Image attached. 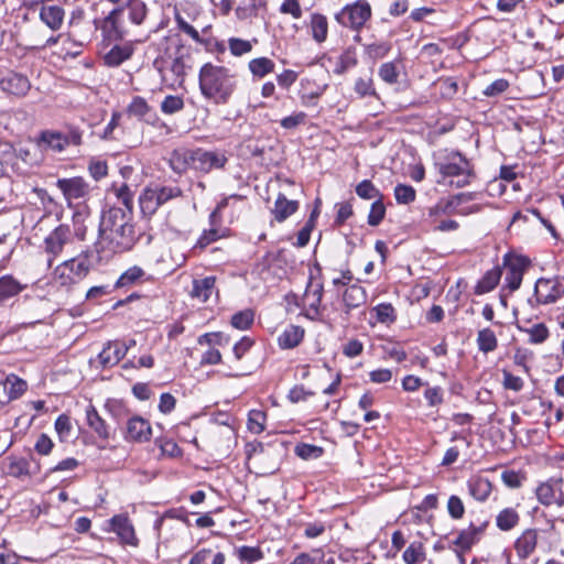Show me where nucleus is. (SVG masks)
Instances as JSON below:
<instances>
[{
	"mask_svg": "<svg viewBox=\"0 0 564 564\" xmlns=\"http://www.w3.org/2000/svg\"><path fill=\"white\" fill-rule=\"evenodd\" d=\"M366 302L367 292L361 285L352 284L348 286L343 293V319L347 322L351 311L361 307Z\"/></svg>",
	"mask_w": 564,
	"mask_h": 564,
	"instance_id": "13",
	"label": "nucleus"
},
{
	"mask_svg": "<svg viewBox=\"0 0 564 564\" xmlns=\"http://www.w3.org/2000/svg\"><path fill=\"white\" fill-rule=\"evenodd\" d=\"M530 267V260L527 257L508 253L503 257L505 282L507 288L513 292L521 285L524 272Z\"/></svg>",
	"mask_w": 564,
	"mask_h": 564,
	"instance_id": "8",
	"label": "nucleus"
},
{
	"mask_svg": "<svg viewBox=\"0 0 564 564\" xmlns=\"http://www.w3.org/2000/svg\"><path fill=\"white\" fill-rule=\"evenodd\" d=\"M151 436L150 423L141 416H133L127 423L126 438L134 442H147Z\"/></svg>",
	"mask_w": 564,
	"mask_h": 564,
	"instance_id": "20",
	"label": "nucleus"
},
{
	"mask_svg": "<svg viewBox=\"0 0 564 564\" xmlns=\"http://www.w3.org/2000/svg\"><path fill=\"white\" fill-rule=\"evenodd\" d=\"M149 111L150 107L145 99L142 97H134L128 107L129 115L140 119L144 118Z\"/></svg>",
	"mask_w": 564,
	"mask_h": 564,
	"instance_id": "55",
	"label": "nucleus"
},
{
	"mask_svg": "<svg viewBox=\"0 0 564 564\" xmlns=\"http://www.w3.org/2000/svg\"><path fill=\"white\" fill-rule=\"evenodd\" d=\"M539 532L535 529H527L514 542V550L519 558L527 560L535 551Z\"/></svg>",
	"mask_w": 564,
	"mask_h": 564,
	"instance_id": "16",
	"label": "nucleus"
},
{
	"mask_svg": "<svg viewBox=\"0 0 564 564\" xmlns=\"http://www.w3.org/2000/svg\"><path fill=\"white\" fill-rule=\"evenodd\" d=\"M447 511L453 519H462L465 513L463 500L458 496L452 495L447 501Z\"/></svg>",
	"mask_w": 564,
	"mask_h": 564,
	"instance_id": "56",
	"label": "nucleus"
},
{
	"mask_svg": "<svg viewBox=\"0 0 564 564\" xmlns=\"http://www.w3.org/2000/svg\"><path fill=\"white\" fill-rule=\"evenodd\" d=\"M229 51L234 56H242L252 51V43L248 40L239 37H230L228 40Z\"/></svg>",
	"mask_w": 564,
	"mask_h": 564,
	"instance_id": "51",
	"label": "nucleus"
},
{
	"mask_svg": "<svg viewBox=\"0 0 564 564\" xmlns=\"http://www.w3.org/2000/svg\"><path fill=\"white\" fill-rule=\"evenodd\" d=\"M357 195L362 199H380L382 198L379 189L368 180H364L356 186Z\"/></svg>",
	"mask_w": 564,
	"mask_h": 564,
	"instance_id": "47",
	"label": "nucleus"
},
{
	"mask_svg": "<svg viewBox=\"0 0 564 564\" xmlns=\"http://www.w3.org/2000/svg\"><path fill=\"white\" fill-rule=\"evenodd\" d=\"M508 80L500 78L488 85L484 90V95L488 97H495L505 93L508 89Z\"/></svg>",
	"mask_w": 564,
	"mask_h": 564,
	"instance_id": "64",
	"label": "nucleus"
},
{
	"mask_svg": "<svg viewBox=\"0 0 564 564\" xmlns=\"http://www.w3.org/2000/svg\"><path fill=\"white\" fill-rule=\"evenodd\" d=\"M373 311L376 312V317L380 323L390 324L397 318L395 310L389 303L379 304L373 308Z\"/></svg>",
	"mask_w": 564,
	"mask_h": 564,
	"instance_id": "52",
	"label": "nucleus"
},
{
	"mask_svg": "<svg viewBox=\"0 0 564 564\" xmlns=\"http://www.w3.org/2000/svg\"><path fill=\"white\" fill-rule=\"evenodd\" d=\"M56 186L63 193L68 205L73 200L85 199L90 192L89 184L80 176L58 178Z\"/></svg>",
	"mask_w": 564,
	"mask_h": 564,
	"instance_id": "10",
	"label": "nucleus"
},
{
	"mask_svg": "<svg viewBox=\"0 0 564 564\" xmlns=\"http://www.w3.org/2000/svg\"><path fill=\"white\" fill-rule=\"evenodd\" d=\"M503 375V387L512 391H520L523 388V380L520 377L512 375L507 370H502Z\"/></svg>",
	"mask_w": 564,
	"mask_h": 564,
	"instance_id": "63",
	"label": "nucleus"
},
{
	"mask_svg": "<svg viewBox=\"0 0 564 564\" xmlns=\"http://www.w3.org/2000/svg\"><path fill=\"white\" fill-rule=\"evenodd\" d=\"M1 384L6 393V400L2 401V403H9L19 399L28 388L26 382L14 373L8 375L6 379L1 381Z\"/></svg>",
	"mask_w": 564,
	"mask_h": 564,
	"instance_id": "23",
	"label": "nucleus"
},
{
	"mask_svg": "<svg viewBox=\"0 0 564 564\" xmlns=\"http://www.w3.org/2000/svg\"><path fill=\"white\" fill-rule=\"evenodd\" d=\"M403 561L406 564H417L425 560V551L422 542H412L403 552Z\"/></svg>",
	"mask_w": 564,
	"mask_h": 564,
	"instance_id": "41",
	"label": "nucleus"
},
{
	"mask_svg": "<svg viewBox=\"0 0 564 564\" xmlns=\"http://www.w3.org/2000/svg\"><path fill=\"white\" fill-rule=\"evenodd\" d=\"M502 275V269L499 267H496L481 278V280L476 285V293L477 294H485L490 291H492L499 283Z\"/></svg>",
	"mask_w": 564,
	"mask_h": 564,
	"instance_id": "32",
	"label": "nucleus"
},
{
	"mask_svg": "<svg viewBox=\"0 0 564 564\" xmlns=\"http://www.w3.org/2000/svg\"><path fill=\"white\" fill-rule=\"evenodd\" d=\"M294 452L305 460L319 458L324 453L322 447L306 443L297 444Z\"/></svg>",
	"mask_w": 564,
	"mask_h": 564,
	"instance_id": "46",
	"label": "nucleus"
},
{
	"mask_svg": "<svg viewBox=\"0 0 564 564\" xmlns=\"http://www.w3.org/2000/svg\"><path fill=\"white\" fill-rule=\"evenodd\" d=\"M520 516L513 508H505L496 517V524L501 531H510L518 525Z\"/></svg>",
	"mask_w": 564,
	"mask_h": 564,
	"instance_id": "36",
	"label": "nucleus"
},
{
	"mask_svg": "<svg viewBox=\"0 0 564 564\" xmlns=\"http://www.w3.org/2000/svg\"><path fill=\"white\" fill-rule=\"evenodd\" d=\"M306 119V113L300 111L294 115L288 116L280 121L281 127L286 130H292L303 124Z\"/></svg>",
	"mask_w": 564,
	"mask_h": 564,
	"instance_id": "62",
	"label": "nucleus"
},
{
	"mask_svg": "<svg viewBox=\"0 0 564 564\" xmlns=\"http://www.w3.org/2000/svg\"><path fill=\"white\" fill-rule=\"evenodd\" d=\"M424 398L430 406H437L443 403V389L441 387H427L424 391Z\"/></svg>",
	"mask_w": 564,
	"mask_h": 564,
	"instance_id": "61",
	"label": "nucleus"
},
{
	"mask_svg": "<svg viewBox=\"0 0 564 564\" xmlns=\"http://www.w3.org/2000/svg\"><path fill=\"white\" fill-rule=\"evenodd\" d=\"M74 234L70 227L62 224L54 228L44 239L43 249L47 256V264L52 265L53 261L63 253V251L73 243Z\"/></svg>",
	"mask_w": 564,
	"mask_h": 564,
	"instance_id": "6",
	"label": "nucleus"
},
{
	"mask_svg": "<svg viewBox=\"0 0 564 564\" xmlns=\"http://www.w3.org/2000/svg\"><path fill=\"white\" fill-rule=\"evenodd\" d=\"M215 283V276H206L200 280H194L191 295L199 300L202 303H205L212 297L214 293H216Z\"/></svg>",
	"mask_w": 564,
	"mask_h": 564,
	"instance_id": "26",
	"label": "nucleus"
},
{
	"mask_svg": "<svg viewBox=\"0 0 564 564\" xmlns=\"http://www.w3.org/2000/svg\"><path fill=\"white\" fill-rule=\"evenodd\" d=\"M96 261L95 248H87L78 256L67 259L55 267L53 279L55 283L64 288H70L83 281L90 272Z\"/></svg>",
	"mask_w": 564,
	"mask_h": 564,
	"instance_id": "3",
	"label": "nucleus"
},
{
	"mask_svg": "<svg viewBox=\"0 0 564 564\" xmlns=\"http://www.w3.org/2000/svg\"><path fill=\"white\" fill-rule=\"evenodd\" d=\"M564 294V278L539 279L535 283L534 295L541 304L556 302Z\"/></svg>",
	"mask_w": 564,
	"mask_h": 564,
	"instance_id": "9",
	"label": "nucleus"
},
{
	"mask_svg": "<svg viewBox=\"0 0 564 564\" xmlns=\"http://www.w3.org/2000/svg\"><path fill=\"white\" fill-rule=\"evenodd\" d=\"M195 162V149H176L172 152L170 159V165L176 173H184L187 170L194 169Z\"/></svg>",
	"mask_w": 564,
	"mask_h": 564,
	"instance_id": "22",
	"label": "nucleus"
},
{
	"mask_svg": "<svg viewBox=\"0 0 564 564\" xmlns=\"http://www.w3.org/2000/svg\"><path fill=\"white\" fill-rule=\"evenodd\" d=\"M297 208V200H290L284 195L280 194L275 200L273 214L278 221H283L294 214Z\"/></svg>",
	"mask_w": 564,
	"mask_h": 564,
	"instance_id": "31",
	"label": "nucleus"
},
{
	"mask_svg": "<svg viewBox=\"0 0 564 564\" xmlns=\"http://www.w3.org/2000/svg\"><path fill=\"white\" fill-rule=\"evenodd\" d=\"M175 22L182 32L191 36L195 42L203 43L197 30L187 23L181 14H175Z\"/></svg>",
	"mask_w": 564,
	"mask_h": 564,
	"instance_id": "59",
	"label": "nucleus"
},
{
	"mask_svg": "<svg viewBox=\"0 0 564 564\" xmlns=\"http://www.w3.org/2000/svg\"><path fill=\"white\" fill-rule=\"evenodd\" d=\"M357 65V57L354 51L346 50L338 58L334 73L337 75L345 74L348 69Z\"/></svg>",
	"mask_w": 564,
	"mask_h": 564,
	"instance_id": "43",
	"label": "nucleus"
},
{
	"mask_svg": "<svg viewBox=\"0 0 564 564\" xmlns=\"http://www.w3.org/2000/svg\"><path fill=\"white\" fill-rule=\"evenodd\" d=\"M55 431L61 441H65L72 431L70 417L66 414H61L55 421Z\"/></svg>",
	"mask_w": 564,
	"mask_h": 564,
	"instance_id": "58",
	"label": "nucleus"
},
{
	"mask_svg": "<svg viewBox=\"0 0 564 564\" xmlns=\"http://www.w3.org/2000/svg\"><path fill=\"white\" fill-rule=\"evenodd\" d=\"M253 319V312L251 310H245L232 315L231 325L237 329L245 330L251 326Z\"/></svg>",
	"mask_w": 564,
	"mask_h": 564,
	"instance_id": "49",
	"label": "nucleus"
},
{
	"mask_svg": "<svg viewBox=\"0 0 564 564\" xmlns=\"http://www.w3.org/2000/svg\"><path fill=\"white\" fill-rule=\"evenodd\" d=\"M138 239L131 210L109 208L100 217L98 239L94 243L96 261L106 263L115 254L131 250Z\"/></svg>",
	"mask_w": 564,
	"mask_h": 564,
	"instance_id": "1",
	"label": "nucleus"
},
{
	"mask_svg": "<svg viewBox=\"0 0 564 564\" xmlns=\"http://www.w3.org/2000/svg\"><path fill=\"white\" fill-rule=\"evenodd\" d=\"M0 88L14 96H24L30 90L31 84L26 76L10 72L0 78Z\"/></svg>",
	"mask_w": 564,
	"mask_h": 564,
	"instance_id": "15",
	"label": "nucleus"
},
{
	"mask_svg": "<svg viewBox=\"0 0 564 564\" xmlns=\"http://www.w3.org/2000/svg\"><path fill=\"white\" fill-rule=\"evenodd\" d=\"M144 275V271L137 265H133L126 270L116 282L117 288H123L134 284Z\"/></svg>",
	"mask_w": 564,
	"mask_h": 564,
	"instance_id": "44",
	"label": "nucleus"
},
{
	"mask_svg": "<svg viewBox=\"0 0 564 564\" xmlns=\"http://www.w3.org/2000/svg\"><path fill=\"white\" fill-rule=\"evenodd\" d=\"M132 55V48L129 46L115 45L105 56L104 63L109 67H118Z\"/></svg>",
	"mask_w": 564,
	"mask_h": 564,
	"instance_id": "33",
	"label": "nucleus"
},
{
	"mask_svg": "<svg viewBox=\"0 0 564 564\" xmlns=\"http://www.w3.org/2000/svg\"><path fill=\"white\" fill-rule=\"evenodd\" d=\"M481 529L470 524L467 529L459 532L454 541V544L462 551H468L478 541Z\"/></svg>",
	"mask_w": 564,
	"mask_h": 564,
	"instance_id": "30",
	"label": "nucleus"
},
{
	"mask_svg": "<svg viewBox=\"0 0 564 564\" xmlns=\"http://www.w3.org/2000/svg\"><path fill=\"white\" fill-rule=\"evenodd\" d=\"M198 82L202 95L221 105L229 100L237 87L235 74L227 67L212 63H206L200 67Z\"/></svg>",
	"mask_w": 564,
	"mask_h": 564,
	"instance_id": "2",
	"label": "nucleus"
},
{
	"mask_svg": "<svg viewBox=\"0 0 564 564\" xmlns=\"http://www.w3.org/2000/svg\"><path fill=\"white\" fill-rule=\"evenodd\" d=\"M86 421L90 429L104 441L110 437L109 426L105 420L99 415L94 405H88L86 409Z\"/></svg>",
	"mask_w": 564,
	"mask_h": 564,
	"instance_id": "25",
	"label": "nucleus"
},
{
	"mask_svg": "<svg viewBox=\"0 0 564 564\" xmlns=\"http://www.w3.org/2000/svg\"><path fill=\"white\" fill-rule=\"evenodd\" d=\"M437 166L444 178H456V181L451 182L452 185L464 187L469 184L473 173L469 162L460 153H453L444 162L438 163Z\"/></svg>",
	"mask_w": 564,
	"mask_h": 564,
	"instance_id": "5",
	"label": "nucleus"
},
{
	"mask_svg": "<svg viewBox=\"0 0 564 564\" xmlns=\"http://www.w3.org/2000/svg\"><path fill=\"white\" fill-rule=\"evenodd\" d=\"M478 349L485 354L494 351L498 346L497 337L490 328H484L477 335Z\"/></svg>",
	"mask_w": 564,
	"mask_h": 564,
	"instance_id": "39",
	"label": "nucleus"
},
{
	"mask_svg": "<svg viewBox=\"0 0 564 564\" xmlns=\"http://www.w3.org/2000/svg\"><path fill=\"white\" fill-rule=\"evenodd\" d=\"M182 195L177 186L147 187L140 195V208L144 215H153L160 206Z\"/></svg>",
	"mask_w": 564,
	"mask_h": 564,
	"instance_id": "4",
	"label": "nucleus"
},
{
	"mask_svg": "<svg viewBox=\"0 0 564 564\" xmlns=\"http://www.w3.org/2000/svg\"><path fill=\"white\" fill-rule=\"evenodd\" d=\"M438 86H440V94L443 98L451 99L458 91L457 82L452 77L440 79Z\"/></svg>",
	"mask_w": 564,
	"mask_h": 564,
	"instance_id": "57",
	"label": "nucleus"
},
{
	"mask_svg": "<svg viewBox=\"0 0 564 564\" xmlns=\"http://www.w3.org/2000/svg\"><path fill=\"white\" fill-rule=\"evenodd\" d=\"M24 286L12 275H3L0 278V303L18 295Z\"/></svg>",
	"mask_w": 564,
	"mask_h": 564,
	"instance_id": "35",
	"label": "nucleus"
},
{
	"mask_svg": "<svg viewBox=\"0 0 564 564\" xmlns=\"http://www.w3.org/2000/svg\"><path fill=\"white\" fill-rule=\"evenodd\" d=\"M112 531L117 533L123 543L135 545L137 538L134 529L129 522V519L124 516H115L111 520Z\"/></svg>",
	"mask_w": 564,
	"mask_h": 564,
	"instance_id": "24",
	"label": "nucleus"
},
{
	"mask_svg": "<svg viewBox=\"0 0 564 564\" xmlns=\"http://www.w3.org/2000/svg\"><path fill=\"white\" fill-rule=\"evenodd\" d=\"M30 463L24 457L7 456L1 460V470L8 476L15 478L30 476Z\"/></svg>",
	"mask_w": 564,
	"mask_h": 564,
	"instance_id": "21",
	"label": "nucleus"
},
{
	"mask_svg": "<svg viewBox=\"0 0 564 564\" xmlns=\"http://www.w3.org/2000/svg\"><path fill=\"white\" fill-rule=\"evenodd\" d=\"M39 18L51 31L56 32L63 25L65 11L57 4H43L40 9Z\"/></svg>",
	"mask_w": 564,
	"mask_h": 564,
	"instance_id": "19",
	"label": "nucleus"
},
{
	"mask_svg": "<svg viewBox=\"0 0 564 564\" xmlns=\"http://www.w3.org/2000/svg\"><path fill=\"white\" fill-rule=\"evenodd\" d=\"M322 297L323 284L311 279L303 296V305L306 308L305 315L312 321H317L321 317Z\"/></svg>",
	"mask_w": 564,
	"mask_h": 564,
	"instance_id": "11",
	"label": "nucleus"
},
{
	"mask_svg": "<svg viewBox=\"0 0 564 564\" xmlns=\"http://www.w3.org/2000/svg\"><path fill=\"white\" fill-rule=\"evenodd\" d=\"M378 74H379L380 78L383 82H386L387 84H390V85L395 84L399 78V69H398L397 63H394V62L383 63L379 67Z\"/></svg>",
	"mask_w": 564,
	"mask_h": 564,
	"instance_id": "50",
	"label": "nucleus"
},
{
	"mask_svg": "<svg viewBox=\"0 0 564 564\" xmlns=\"http://www.w3.org/2000/svg\"><path fill=\"white\" fill-rule=\"evenodd\" d=\"M280 12L283 14H291L296 20L301 19L303 14L300 0H284L280 7Z\"/></svg>",
	"mask_w": 564,
	"mask_h": 564,
	"instance_id": "60",
	"label": "nucleus"
},
{
	"mask_svg": "<svg viewBox=\"0 0 564 564\" xmlns=\"http://www.w3.org/2000/svg\"><path fill=\"white\" fill-rule=\"evenodd\" d=\"M91 40V32H79L77 30H69L65 34L64 45L68 44L69 47L63 48L65 56L77 57L82 53V47L88 44Z\"/></svg>",
	"mask_w": 564,
	"mask_h": 564,
	"instance_id": "17",
	"label": "nucleus"
},
{
	"mask_svg": "<svg viewBox=\"0 0 564 564\" xmlns=\"http://www.w3.org/2000/svg\"><path fill=\"white\" fill-rule=\"evenodd\" d=\"M227 158L225 154L214 151L195 149L194 171L208 173L214 169L225 166Z\"/></svg>",
	"mask_w": 564,
	"mask_h": 564,
	"instance_id": "12",
	"label": "nucleus"
},
{
	"mask_svg": "<svg viewBox=\"0 0 564 564\" xmlns=\"http://www.w3.org/2000/svg\"><path fill=\"white\" fill-rule=\"evenodd\" d=\"M267 415L260 410H252L248 415V430L253 434H260L264 431Z\"/></svg>",
	"mask_w": 564,
	"mask_h": 564,
	"instance_id": "45",
	"label": "nucleus"
},
{
	"mask_svg": "<svg viewBox=\"0 0 564 564\" xmlns=\"http://www.w3.org/2000/svg\"><path fill=\"white\" fill-rule=\"evenodd\" d=\"M184 108V100L181 96L169 95L161 102V111L165 115H174Z\"/></svg>",
	"mask_w": 564,
	"mask_h": 564,
	"instance_id": "48",
	"label": "nucleus"
},
{
	"mask_svg": "<svg viewBox=\"0 0 564 564\" xmlns=\"http://www.w3.org/2000/svg\"><path fill=\"white\" fill-rule=\"evenodd\" d=\"M128 11L130 21L140 25L147 17L148 8L142 0H129Z\"/></svg>",
	"mask_w": 564,
	"mask_h": 564,
	"instance_id": "42",
	"label": "nucleus"
},
{
	"mask_svg": "<svg viewBox=\"0 0 564 564\" xmlns=\"http://www.w3.org/2000/svg\"><path fill=\"white\" fill-rule=\"evenodd\" d=\"M123 9L122 8H119V9H115L112 10L101 22L100 24L98 23V21H94V24H95V29H101L102 33L106 35V36H109L111 37L113 34H117L118 31H117V22H118V18L119 15L122 13Z\"/></svg>",
	"mask_w": 564,
	"mask_h": 564,
	"instance_id": "38",
	"label": "nucleus"
},
{
	"mask_svg": "<svg viewBox=\"0 0 564 564\" xmlns=\"http://www.w3.org/2000/svg\"><path fill=\"white\" fill-rule=\"evenodd\" d=\"M311 33L312 37L317 43H323L327 39L328 34V21L324 14L313 13L311 15Z\"/></svg>",
	"mask_w": 564,
	"mask_h": 564,
	"instance_id": "29",
	"label": "nucleus"
},
{
	"mask_svg": "<svg viewBox=\"0 0 564 564\" xmlns=\"http://www.w3.org/2000/svg\"><path fill=\"white\" fill-rule=\"evenodd\" d=\"M371 17V7L366 0L345 6L335 14V20L345 28L360 30Z\"/></svg>",
	"mask_w": 564,
	"mask_h": 564,
	"instance_id": "7",
	"label": "nucleus"
},
{
	"mask_svg": "<svg viewBox=\"0 0 564 564\" xmlns=\"http://www.w3.org/2000/svg\"><path fill=\"white\" fill-rule=\"evenodd\" d=\"M416 196L415 189L405 184H398L394 187V197L399 204H410Z\"/></svg>",
	"mask_w": 564,
	"mask_h": 564,
	"instance_id": "53",
	"label": "nucleus"
},
{
	"mask_svg": "<svg viewBox=\"0 0 564 564\" xmlns=\"http://www.w3.org/2000/svg\"><path fill=\"white\" fill-rule=\"evenodd\" d=\"M129 346L120 341H110L99 352L98 359L104 367L117 365L127 354Z\"/></svg>",
	"mask_w": 564,
	"mask_h": 564,
	"instance_id": "18",
	"label": "nucleus"
},
{
	"mask_svg": "<svg viewBox=\"0 0 564 564\" xmlns=\"http://www.w3.org/2000/svg\"><path fill=\"white\" fill-rule=\"evenodd\" d=\"M40 144L47 149L61 152L67 147L64 133L57 131H44L41 133Z\"/></svg>",
	"mask_w": 564,
	"mask_h": 564,
	"instance_id": "34",
	"label": "nucleus"
},
{
	"mask_svg": "<svg viewBox=\"0 0 564 564\" xmlns=\"http://www.w3.org/2000/svg\"><path fill=\"white\" fill-rule=\"evenodd\" d=\"M304 337V329L300 326L290 325L279 336L278 341L281 348L291 349L296 347Z\"/></svg>",
	"mask_w": 564,
	"mask_h": 564,
	"instance_id": "27",
	"label": "nucleus"
},
{
	"mask_svg": "<svg viewBox=\"0 0 564 564\" xmlns=\"http://www.w3.org/2000/svg\"><path fill=\"white\" fill-rule=\"evenodd\" d=\"M386 207L382 203V198L377 199L372 203L369 215H368V224L370 226H378L384 218Z\"/></svg>",
	"mask_w": 564,
	"mask_h": 564,
	"instance_id": "54",
	"label": "nucleus"
},
{
	"mask_svg": "<svg viewBox=\"0 0 564 564\" xmlns=\"http://www.w3.org/2000/svg\"><path fill=\"white\" fill-rule=\"evenodd\" d=\"M248 67L254 77L262 78L274 70L275 64L268 57H257L249 62Z\"/></svg>",
	"mask_w": 564,
	"mask_h": 564,
	"instance_id": "37",
	"label": "nucleus"
},
{
	"mask_svg": "<svg viewBox=\"0 0 564 564\" xmlns=\"http://www.w3.org/2000/svg\"><path fill=\"white\" fill-rule=\"evenodd\" d=\"M561 484L562 481L541 484L535 491L538 500L544 506L564 507V492Z\"/></svg>",
	"mask_w": 564,
	"mask_h": 564,
	"instance_id": "14",
	"label": "nucleus"
},
{
	"mask_svg": "<svg viewBox=\"0 0 564 564\" xmlns=\"http://www.w3.org/2000/svg\"><path fill=\"white\" fill-rule=\"evenodd\" d=\"M491 489V482L484 477H474L468 481V491L478 501L487 500Z\"/></svg>",
	"mask_w": 564,
	"mask_h": 564,
	"instance_id": "28",
	"label": "nucleus"
},
{
	"mask_svg": "<svg viewBox=\"0 0 564 564\" xmlns=\"http://www.w3.org/2000/svg\"><path fill=\"white\" fill-rule=\"evenodd\" d=\"M520 329L529 335V343L535 345L544 343L550 336L549 328L543 323H535L530 327Z\"/></svg>",
	"mask_w": 564,
	"mask_h": 564,
	"instance_id": "40",
	"label": "nucleus"
}]
</instances>
